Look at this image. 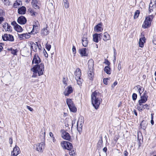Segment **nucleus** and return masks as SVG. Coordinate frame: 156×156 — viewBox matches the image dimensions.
I'll return each mask as SVG.
<instances>
[{
    "instance_id": "9",
    "label": "nucleus",
    "mask_w": 156,
    "mask_h": 156,
    "mask_svg": "<svg viewBox=\"0 0 156 156\" xmlns=\"http://www.w3.org/2000/svg\"><path fill=\"white\" fill-rule=\"evenodd\" d=\"M73 90V89L71 85L68 86L65 89L63 94L66 96H68L69 95L72 93Z\"/></svg>"
},
{
    "instance_id": "51",
    "label": "nucleus",
    "mask_w": 156,
    "mask_h": 156,
    "mask_svg": "<svg viewBox=\"0 0 156 156\" xmlns=\"http://www.w3.org/2000/svg\"><path fill=\"white\" fill-rule=\"evenodd\" d=\"M4 14V12L2 9H0V16H3Z\"/></svg>"
},
{
    "instance_id": "60",
    "label": "nucleus",
    "mask_w": 156,
    "mask_h": 156,
    "mask_svg": "<svg viewBox=\"0 0 156 156\" xmlns=\"http://www.w3.org/2000/svg\"><path fill=\"white\" fill-rule=\"evenodd\" d=\"M2 43H0V51H1L3 49V48L2 46Z\"/></svg>"
},
{
    "instance_id": "19",
    "label": "nucleus",
    "mask_w": 156,
    "mask_h": 156,
    "mask_svg": "<svg viewBox=\"0 0 156 156\" xmlns=\"http://www.w3.org/2000/svg\"><path fill=\"white\" fill-rule=\"evenodd\" d=\"M101 23H98V25L95 26L94 27V30L97 32H101L103 29L101 27Z\"/></svg>"
},
{
    "instance_id": "30",
    "label": "nucleus",
    "mask_w": 156,
    "mask_h": 156,
    "mask_svg": "<svg viewBox=\"0 0 156 156\" xmlns=\"http://www.w3.org/2000/svg\"><path fill=\"white\" fill-rule=\"evenodd\" d=\"M37 0L33 1L31 3L34 8L36 9L39 8V6L37 5Z\"/></svg>"
},
{
    "instance_id": "2",
    "label": "nucleus",
    "mask_w": 156,
    "mask_h": 156,
    "mask_svg": "<svg viewBox=\"0 0 156 156\" xmlns=\"http://www.w3.org/2000/svg\"><path fill=\"white\" fill-rule=\"evenodd\" d=\"M31 70L35 74H38L39 76L43 74L44 71V65L42 63L40 65H36L31 69Z\"/></svg>"
},
{
    "instance_id": "22",
    "label": "nucleus",
    "mask_w": 156,
    "mask_h": 156,
    "mask_svg": "<svg viewBox=\"0 0 156 156\" xmlns=\"http://www.w3.org/2000/svg\"><path fill=\"white\" fill-rule=\"evenodd\" d=\"M48 29L47 27L46 28H44L41 31V34L44 35H47L49 33Z\"/></svg>"
},
{
    "instance_id": "63",
    "label": "nucleus",
    "mask_w": 156,
    "mask_h": 156,
    "mask_svg": "<svg viewBox=\"0 0 156 156\" xmlns=\"http://www.w3.org/2000/svg\"><path fill=\"white\" fill-rule=\"evenodd\" d=\"M4 18L3 17H0V24L4 21Z\"/></svg>"
},
{
    "instance_id": "41",
    "label": "nucleus",
    "mask_w": 156,
    "mask_h": 156,
    "mask_svg": "<svg viewBox=\"0 0 156 156\" xmlns=\"http://www.w3.org/2000/svg\"><path fill=\"white\" fill-rule=\"evenodd\" d=\"M51 45L49 44H48V43H47L45 45V48L48 51L50 50V49L51 48Z\"/></svg>"
},
{
    "instance_id": "17",
    "label": "nucleus",
    "mask_w": 156,
    "mask_h": 156,
    "mask_svg": "<svg viewBox=\"0 0 156 156\" xmlns=\"http://www.w3.org/2000/svg\"><path fill=\"white\" fill-rule=\"evenodd\" d=\"M44 147V144L43 142H41L37 145V150L40 152H42Z\"/></svg>"
},
{
    "instance_id": "29",
    "label": "nucleus",
    "mask_w": 156,
    "mask_h": 156,
    "mask_svg": "<svg viewBox=\"0 0 156 156\" xmlns=\"http://www.w3.org/2000/svg\"><path fill=\"white\" fill-rule=\"evenodd\" d=\"M110 68L109 66H106L105 67L104 71L107 74H110L111 73Z\"/></svg>"
},
{
    "instance_id": "21",
    "label": "nucleus",
    "mask_w": 156,
    "mask_h": 156,
    "mask_svg": "<svg viewBox=\"0 0 156 156\" xmlns=\"http://www.w3.org/2000/svg\"><path fill=\"white\" fill-rule=\"evenodd\" d=\"M100 139L99 140L97 145V149H100L102 146L103 140L102 136L100 137Z\"/></svg>"
},
{
    "instance_id": "7",
    "label": "nucleus",
    "mask_w": 156,
    "mask_h": 156,
    "mask_svg": "<svg viewBox=\"0 0 156 156\" xmlns=\"http://www.w3.org/2000/svg\"><path fill=\"white\" fill-rule=\"evenodd\" d=\"M61 145L63 148L67 149L68 150L73 149L72 144L69 142L63 141L61 142Z\"/></svg>"
},
{
    "instance_id": "18",
    "label": "nucleus",
    "mask_w": 156,
    "mask_h": 156,
    "mask_svg": "<svg viewBox=\"0 0 156 156\" xmlns=\"http://www.w3.org/2000/svg\"><path fill=\"white\" fill-rule=\"evenodd\" d=\"M86 48H83L79 49V52L81 55V56H87L88 54L87 53Z\"/></svg>"
},
{
    "instance_id": "35",
    "label": "nucleus",
    "mask_w": 156,
    "mask_h": 156,
    "mask_svg": "<svg viewBox=\"0 0 156 156\" xmlns=\"http://www.w3.org/2000/svg\"><path fill=\"white\" fill-rule=\"evenodd\" d=\"M140 13V11L138 10H136L134 13V19L137 18L139 16V15Z\"/></svg>"
},
{
    "instance_id": "27",
    "label": "nucleus",
    "mask_w": 156,
    "mask_h": 156,
    "mask_svg": "<svg viewBox=\"0 0 156 156\" xmlns=\"http://www.w3.org/2000/svg\"><path fill=\"white\" fill-rule=\"evenodd\" d=\"M93 40L96 43L98 42V35L97 34H95L93 35Z\"/></svg>"
},
{
    "instance_id": "8",
    "label": "nucleus",
    "mask_w": 156,
    "mask_h": 156,
    "mask_svg": "<svg viewBox=\"0 0 156 156\" xmlns=\"http://www.w3.org/2000/svg\"><path fill=\"white\" fill-rule=\"evenodd\" d=\"M2 38L4 41H14V38L13 36L7 34H5L3 35H2Z\"/></svg>"
},
{
    "instance_id": "12",
    "label": "nucleus",
    "mask_w": 156,
    "mask_h": 156,
    "mask_svg": "<svg viewBox=\"0 0 156 156\" xmlns=\"http://www.w3.org/2000/svg\"><path fill=\"white\" fill-rule=\"evenodd\" d=\"M20 152L19 148L16 145L15 147L13 148L12 151L11 152V156H16L19 154Z\"/></svg>"
},
{
    "instance_id": "32",
    "label": "nucleus",
    "mask_w": 156,
    "mask_h": 156,
    "mask_svg": "<svg viewBox=\"0 0 156 156\" xmlns=\"http://www.w3.org/2000/svg\"><path fill=\"white\" fill-rule=\"evenodd\" d=\"M15 30L18 32H21L23 30V29L22 27L18 25L17 26L15 27Z\"/></svg>"
},
{
    "instance_id": "39",
    "label": "nucleus",
    "mask_w": 156,
    "mask_h": 156,
    "mask_svg": "<svg viewBox=\"0 0 156 156\" xmlns=\"http://www.w3.org/2000/svg\"><path fill=\"white\" fill-rule=\"evenodd\" d=\"M7 27L6 29V30L7 31H11L12 30V27L9 25L8 23H7Z\"/></svg>"
},
{
    "instance_id": "53",
    "label": "nucleus",
    "mask_w": 156,
    "mask_h": 156,
    "mask_svg": "<svg viewBox=\"0 0 156 156\" xmlns=\"http://www.w3.org/2000/svg\"><path fill=\"white\" fill-rule=\"evenodd\" d=\"M38 29V27H36V26L33 27V30L34 31H37V29Z\"/></svg>"
},
{
    "instance_id": "49",
    "label": "nucleus",
    "mask_w": 156,
    "mask_h": 156,
    "mask_svg": "<svg viewBox=\"0 0 156 156\" xmlns=\"http://www.w3.org/2000/svg\"><path fill=\"white\" fill-rule=\"evenodd\" d=\"M121 62L119 61L118 65V69H119V70H120V69H121Z\"/></svg>"
},
{
    "instance_id": "58",
    "label": "nucleus",
    "mask_w": 156,
    "mask_h": 156,
    "mask_svg": "<svg viewBox=\"0 0 156 156\" xmlns=\"http://www.w3.org/2000/svg\"><path fill=\"white\" fill-rule=\"evenodd\" d=\"M44 56L46 57H48V54L47 53L46 51L44 49Z\"/></svg>"
},
{
    "instance_id": "46",
    "label": "nucleus",
    "mask_w": 156,
    "mask_h": 156,
    "mask_svg": "<svg viewBox=\"0 0 156 156\" xmlns=\"http://www.w3.org/2000/svg\"><path fill=\"white\" fill-rule=\"evenodd\" d=\"M11 24L12 25L14 26V28L18 25L17 23L15 21H13L12 22Z\"/></svg>"
},
{
    "instance_id": "56",
    "label": "nucleus",
    "mask_w": 156,
    "mask_h": 156,
    "mask_svg": "<svg viewBox=\"0 0 156 156\" xmlns=\"http://www.w3.org/2000/svg\"><path fill=\"white\" fill-rule=\"evenodd\" d=\"M27 108L30 111H33V109L31 107H30V106H27Z\"/></svg>"
},
{
    "instance_id": "40",
    "label": "nucleus",
    "mask_w": 156,
    "mask_h": 156,
    "mask_svg": "<svg viewBox=\"0 0 156 156\" xmlns=\"http://www.w3.org/2000/svg\"><path fill=\"white\" fill-rule=\"evenodd\" d=\"M137 98V94L135 93H133L132 95V98L133 100V101H135L136 100Z\"/></svg>"
},
{
    "instance_id": "14",
    "label": "nucleus",
    "mask_w": 156,
    "mask_h": 156,
    "mask_svg": "<svg viewBox=\"0 0 156 156\" xmlns=\"http://www.w3.org/2000/svg\"><path fill=\"white\" fill-rule=\"evenodd\" d=\"M41 62V59L38 56V54H35L33 57V59L32 61L33 64H38Z\"/></svg>"
},
{
    "instance_id": "16",
    "label": "nucleus",
    "mask_w": 156,
    "mask_h": 156,
    "mask_svg": "<svg viewBox=\"0 0 156 156\" xmlns=\"http://www.w3.org/2000/svg\"><path fill=\"white\" fill-rule=\"evenodd\" d=\"M156 7V6L155 3L154 2H152L151 1L149 5V13L153 11L154 9Z\"/></svg>"
},
{
    "instance_id": "25",
    "label": "nucleus",
    "mask_w": 156,
    "mask_h": 156,
    "mask_svg": "<svg viewBox=\"0 0 156 156\" xmlns=\"http://www.w3.org/2000/svg\"><path fill=\"white\" fill-rule=\"evenodd\" d=\"M37 45L34 43H33L30 46V49L31 50L32 49L34 51L37 52Z\"/></svg>"
},
{
    "instance_id": "54",
    "label": "nucleus",
    "mask_w": 156,
    "mask_h": 156,
    "mask_svg": "<svg viewBox=\"0 0 156 156\" xmlns=\"http://www.w3.org/2000/svg\"><path fill=\"white\" fill-rule=\"evenodd\" d=\"M117 84V82L116 81L114 82L113 84L112 85V87L114 88V87Z\"/></svg>"
},
{
    "instance_id": "50",
    "label": "nucleus",
    "mask_w": 156,
    "mask_h": 156,
    "mask_svg": "<svg viewBox=\"0 0 156 156\" xmlns=\"http://www.w3.org/2000/svg\"><path fill=\"white\" fill-rule=\"evenodd\" d=\"M153 42L154 44L156 45V36H155L154 37Z\"/></svg>"
},
{
    "instance_id": "20",
    "label": "nucleus",
    "mask_w": 156,
    "mask_h": 156,
    "mask_svg": "<svg viewBox=\"0 0 156 156\" xmlns=\"http://www.w3.org/2000/svg\"><path fill=\"white\" fill-rule=\"evenodd\" d=\"M26 11V8L25 7L23 6L18 9V13L20 14H24Z\"/></svg>"
},
{
    "instance_id": "28",
    "label": "nucleus",
    "mask_w": 156,
    "mask_h": 156,
    "mask_svg": "<svg viewBox=\"0 0 156 156\" xmlns=\"http://www.w3.org/2000/svg\"><path fill=\"white\" fill-rule=\"evenodd\" d=\"M63 4L64 6L66 9H68L69 7V3L68 0H63Z\"/></svg>"
},
{
    "instance_id": "4",
    "label": "nucleus",
    "mask_w": 156,
    "mask_h": 156,
    "mask_svg": "<svg viewBox=\"0 0 156 156\" xmlns=\"http://www.w3.org/2000/svg\"><path fill=\"white\" fill-rule=\"evenodd\" d=\"M153 19V15H149L146 17L142 26V28H146L149 27L151 24Z\"/></svg>"
},
{
    "instance_id": "64",
    "label": "nucleus",
    "mask_w": 156,
    "mask_h": 156,
    "mask_svg": "<svg viewBox=\"0 0 156 156\" xmlns=\"http://www.w3.org/2000/svg\"><path fill=\"white\" fill-rule=\"evenodd\" d=\"M7 23H5L4 25H3V28L6 30V29L7 27V25L6 24H7Z\"/></svg>"
},
{
    "instance_id": "24",
    "label": "nucleus",
    "mask_w": 156,
    "mask_h": 156,
    "mask_svg": "<svg viewBox=\"0 0 156 156\" xmlns=\"http://www.w3.org/2000/svg\"><path fill=\"white\" fill-rule=\"evenodd\" d=\"M110 37L109 34L107 32H105L104 34L103 40L105 41H106L110 39Z\"/></svg>"
},
{
    "instance_id": "13",
    "label": "nucleus",
    "mask_w": 156,
    "mask_h": 156,
    "mask_svg": "<svg viewBox=\"0 0 156 156\" xmlns=\"http://www.w3.org/2000/svg\"><path fill=\"white\" fill-rule=\"evenodd\" d=\"M17 22L20 24H24L27 22V20L24 16H21L18 18Z\"/></svg>"
},
{
    "instance_id": "48",
    "label": "nucleus",
    "mask_w": 156,
    "mask_h": 156,
    "mask_svg": "<svg viewBox=\"0 0 156 156\" xmlns=\"http://www.w3.org/2000/svg\"><path fill=\"white\" fill-rule=\"evenodd\" d=\"M104 63L106 64L108 66L110 65V62L107 59H105V61Z\"/></svg>"
},
{
    "instance_id": "10",
    "label": "nucleus",
    "mask_w": 156,
    "mask_h": 156,
    "mask_svg": "<svg viewBox=\"0 0 156 156\" xmlns=\"http://www.w3.org/2000/svg\"><path fill=\"white\" fill-rule=\"evenodd\" d=\"M141 99L138 101V103H145L147 101L148 96L146 91H145L142 96L140 97Z\"/></svg>"
},
{
    "instance_id": "36",
    "label": "nucleus",
    "mask_w": 156,
    "mask_h": 156,
    "mask_svg": "<svg viewBox=\"0 0 156 156\" xmlns=\"http://www.w3.org/2000/svg\"><path fill=\"white\" fill-rule=\"evenodd\" d=\"M137 88L138 89V92L140 94V95H141V94L143 91L144 90L143 89H141V87L139 85L137 86Z\"/></svg>"
},
{
    "instance_id": "62",
    "label": "nucleus",
    "mask_w": 156,
    "mask_h": 156,
    "mask_svg": "<svg viewBox=\"0 0 156 156\" xmlns=\"http://www.w3.org/2000/svg\"><path fill=\"white\" fill-rule=\"evenodd\" d=\"M124 155H125V156H128V152L127 151H125L124 152Z\"/></svg>"
},
{
    "instance_id": "6",
    "label": "nucleus",
    "mask_w": 156,
    "mask_h": 156,
    "mask_svg": "<svg viewBox=\"0 0 156 156\" xmlns=\"http://www.w3.org/2000/svg\"><path fill=\"white\" fill-rule=\"evenodd\" d=\"M66 103L71 112H75L77 110L76 108L71 99L68 98L66 99Z\"/></svg>"
},
{
    "instance_id": "23",
    "label": "nucleus",
    "mask_w": 156,
    "mask_h": 156,
    "mask_svg": "<svg viewBox=\"0 0 156 156\" xmlns=\"http://www.w3.org/2000/svg\"><path fill=\"white\" fill-rule=\"evenodd\" d=\"M145 37H144L143 38H140L139 39V46L141 48L144 47V43L145 42Z\"/></svg>"
},
{
    "instance_id": "59",
    "label": "nucleus",
    "mask_w": 156,
    "mask_h": 156,
    "mask_svg": "<svg viewBox=\"0 0 156 156\" xmlns=\"http://www.w3.org/2000/svg\"><path fill=\"white\" fill-rule=\"evenodd\" d=\"M9 144L11 145L12 143V139L11 137H10L9 138Z\"/></svg>"
},
{
    "instance_id": "47",
    "label": "nucleus",
    "mask_w": 156,
    "mask_h": 156,
    "mask_svg": "<svg viewBox=\"0 0 156 156\" xmlns=\"http://www.w3.org/2000/svg\"><path fill=\"white\" fill-rule=\"evenodd\" d=\"M30 13L31 14L32 16H35L37 14V13L33 10H31L30 11Z\"/></svg>"
},
{
    "instance_id": "1",
    "label": "nucleus",
    "mask_w": 156,
    "mask_h": 156,
    "mask_svg": "<svg viewBox=\"0 0 156 156\" xmlns=\"http://www.w3.org/2000/svg\"><path fill=\"white\" fill-rule=\"evenodd\" d=\"M99 96V94L97 93L96 91L93 92L91 95L92 104L96 109L98 108L101 103L102 101V99H100Z\"/></svg>"
},
{
    "instance_id": "43",
    "label": "nucleus",
    "mask_w": 156,
    "mask_h": 156,
    "mask_svg": "<svg viewBox=\"0 0 156 156\" xmlns=\"http://www.w3.org/2000/svg\"><path fill=\"white\" fill-rule=\"evenodd\" d=\"M143 109H146L147 110L149 109V108L148 105L147 104H145L144 105L143 104Z\"/></svg>"
},
{
    "instance_id": "33",
    "label": "nucleus",
    "mask_w": 156,
    "mask_h": 156,
    "mask_svg": "<svg viewBox=\"0 0 156 156\" xmlns=\"http://www.w3.org/2000/svg\"><path fill=\"white\" fill-rule=\"evenodd\" d=\"M146 125V122L145 121H143L141 122L140 124L141 127L143 129H145Z\"/></svg>"
},
{
    "instance_id": "57",
    "label": "nucleus",
    "mask_w": 156,
    "mask_h": 156,
    "mask_svg": "<svg viewBox=\"0 0 156 156\" xmlns=\"http://www.w3.org/2000/svg\"><path fill=\"white\" fill-rule=\"evenodd\" d=\"M113 49L114 52V57H116V55H117L116 50L115 48H113Z\"/></svg>"
},
{
    "instance_id": "15",
    "label": "nucleus",
    "mask_w": 156,
    "mask_h": 156,
    "mask_svg": "<svg viewBox=\"0 0 156 156\" xmlns=\"http://www.w3.org/2000/svg\"><path fill=\"white\" fill-rule=\"evenodd\" d=\"M18 37L20 40H24L29 38L30 37V35L27 33L18 34Z\"/></svg>"
},
{
    "instance_id": "26",
    "label": "nucleus",
    "mask_w": 156,
    "mask_h": 156,
    "mask_svg": "<svg viewBox=\"0 0 156 156\" xmlns=\"http://www.w3.org/2000/svg\"><path fill=\"white\" fill-rule=\"evenodd\" d=\"M82 44L84 47H86L88 44V41L87 38L83 37L82 38Z\"/></svg>"
},
{
    "instance_id": "38",
    "label": "nucleus",
    "mask_w": 156,
    "mask_h": 156,
    "mask_svg": "<svg viewBox=\"0 0 156 156\" xmlns=\"http://www.w3.org/2000/svg\"><path fill=\"white\" fill-rule=\"evenodd\" d=\"M20 5V3H19L16 0V2L14 3L13 7L15 8H17Z\"/></svg>"
},
{
    "instance_id": "3",
    "label": "nucleus",
    "mask_w": 156,
    "mask_h": 156,
    "mask_svg": "<svg viewBox=\"0 0 156 156\" xmlns=\"http://www.w3.org/2000/svg\"><path fill=\"white\" fill-rule=\"evenodd\" d=\"M88 68L89 70L88 74L90 80H92L94 75V61L92 59L89 60L88 62Z\"/></svg>"
},
{
    "instance_id": "42",
    "label": "nucleus",
    "mask_w": 156,
    "mask_h": 156,
    "mask_svg": "<svg viewBox=\"0 0 156 156\" xmlns=\"http://www.w3.org/2000/svg\"><path fill=\"white\" fill-rule=\"evenodd\" d=\"M4 3L5 5H10V2L9 0H4Z\"/></svg>"
},
{
    "instance_id": "45",
    "label": "nucleus",
    "mask_w": 156,
    "mask_h": 156,
    "mask_svg": "<svg viewBox=\"0 0 156 156\" xmlns=\"http://www.w3.org/2000/svg\"><path fill=\"white\" fill-rule=\"evenodd\" d=\"M72 51L73 52V54L75 55L76 54V49L75 47L73 46L72 48Z\"/></svg>"
},
{
    "instance_id": "44",
    "label": "nucleus",
    "mask_w": 156,
    "mask_h": 156,
    "mask_svg": "<svg viewBox=\"0 0 156 156\" xmlns=\"http://www.w3.org/2000/svg\"><path fill=\"white\" fill-rule=\"evenodd\" d=\"M109 80L108 78H104L103 79V83L105 85L108 84V81Z\"/></svg>"
},
{
    "instance_id": "31",
    "label": "nucleus",
    "mask_w": 156,
    "mask_h": 156,
    "mask_svg": "<svg viewBox=\"0 0 156 156\" xmlns=\"http://www.w3.org/2000/svg\"><path fill=\"white\" fill-rule=\"evenodd\" d=\"M138 103L139 105H137V108L139 111H142L143 110V104L142 103H141L140 104V103Z\"/></svg>"
},
{
    "instance_id": "34",
    "label": "nucleus",
    "mask_w": 156,
    "mask_h": 156,
    "mask_svg": "<svg viewBox=\"0 0 156 156\" xmlns=\"http://www.w3.org/2000/svg\"><path fill=\"white\" fill-rule=\"evenodd\" d=\"M9 51H11V53L14 55H16L17 52L16 49H13L12 48L8 49Z\"/></svg>"
},
{
    "instance_id": "11",
    "label": "nucleus",
    "mask_w": 156,
    "mask_h": 156,
    "mask_svg": "<svg viewBox=\"0 0 156 156\" xmlns=\"http://www.w3.org/2000/svg\"><path fill=\"white\" fill-rule=\"evenodd\" d=\"M61 132L62 134V136L64 139L69 140L70 139V136L68 132L63 129L61 130Z\"/></svg>"
},
{
    "instance_id": "37",
    "label": "nucleus",
    "mask_w": 156,
    "mask_h": 156,
    "mask_svg": "<svg viewBox=\"0 0 156 156\" xmlns=\"http://www.w3.org/2000/svg\"><path fill=\"white\" fill-rule=\"evenodd\" d=\"M69 150V154L70 155H73L75 154V151L73 149H70V150Z\"/></svg>"
},
{
    "instance_id": "5",
    "label": "nucleus",
    "mask_w": 156,
    "mask_h": 156,
    "mask_svg": "<svg viewBox=\"0 0 156 156\" xmlns=\"http://www.w3.org/2000/svg\"><path fill=\"white\" fill-rule=\"evenodd\" d=\"M74 75H75V78L77 83L78 84L79 86H81L83 80L80 78L81 75V70L78 68L76 69Z\"/></svg>"
},
{
    "instance_id": "61",
    "label": "nucleus",
    "mask_w": 156,
    "mask_h": 156,
    "mask_svg": "<svg viewBox=\"0 0 156 156\" xmlns=\"http://www.w3.org/2000/svg\"><path fill=\"white\" fill-rule=\"evenodd\" d=\"M38 25H39V23H38V22L37 21V22H35V24H34L33 25V27L36 26V27H38Z\"/></svg>"
},
{
    "instance_id": "55",
    "label": "nucleus",
    "mask_w": 156,
    "mask_h": 156,
    "mask_svg": "<svg viewBox=\"0 0 156 156\" xmlns=\"http://www.w3.org/2000/svg\"><path fill=\"white\" fill-rule=\"evenodd\" d=\"M78 123H77V129L79 131V132L80 133H81V131H82V129L80 128V127L79 128H78Z\"/></svg>"
},
{
    "instance_id": "52",
    "label": "nucleus",
    "mask_w": 156,
    "mask_h": 156,
    "mask_svg": "<svg viewBox=\"0 0 156 156\" xmlns=\"http://www.w3.org/2000/svg\"><path fill=\"white\" fill-rule=\"evenodd\" d=\"M37 43V45L38 47L37 48H38L39 50H41V44H38L37 42H36Z\"/></svg>"
}]
</instances>
